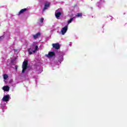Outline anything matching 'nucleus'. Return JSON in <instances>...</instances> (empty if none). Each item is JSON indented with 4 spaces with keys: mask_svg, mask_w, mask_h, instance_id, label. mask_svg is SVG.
Listing matches in <instances>:
<instances>
[{
    "mask_svg": "<svg viewBox=\"0 0 127 127\" xmlns=\"http://www.w3.org/2000/svg\"><path fill=\"white\" fill-rule=\"evenodd\" d=\"M38 49V45H37V43H33L32 46L28 49L29 55L34 54Z\"/></svg>",
    "mask_w": 127,
    "mask_h": 127,
    "instance_id": "nucleus-1",
    "label": "nucleus"
},
{
    "mask_svg": "<svg viewBox=\"0 0 127 127\" xmlns=\"http://www.w3.org/2000/svg\"><path fill=\"white\" fill-rule=\"evenodd\" d=\"M64 55H65V53L63 52H60L58 53L57 59L60 64H61V62H63L64 60V59H63V56H64Z\"/></svg>",
    "mask_w": 127,
    "mask_h": 127,
    "instance_id": "nucleus-2",
    "label": "nucleus"
},
{
    "mask_svg": "<svg viewBox=\"0 0 127 127\" xmlns=\"http://www.w3.org/2000/svg\"><path fill=\"white\" fill-rule=\"evenodd\" d=\"M42 1L45 3V6L43 9V12H44L46 9L49 8V7L50 6V2L47 1L46 0H42Z\"/></svg>",
    "mask_w": 127,
    "mask_h": 127,
    "instance_id": "nucleus-3",
    "label": "nucleus"
},
{
    "mask_svg": "<svg viewBox=\"0 0 127 127\" xmlns=\"http://www.w3.org/2000/svg\"><path fill=\"white\" fill-rule=\"evenodd\" d=\"M27 63H28V62L27 61H24L23 63L22 64V73H24L25 72V70L27 69Z\"/></svg>",
    "mask_w": 127,
    "mask_h": 127,
    "instance_id": "nucleus-4",
    "label": "nucleus"
},
{
    "mask_svg": "<svg viewBox=\"0 0 127 127\" xmlns=\"http://www.w3.org/2000/svg\"><path fill=\"white\" fill-rule=\"evenodd\" d=\"M62 12V9L61 8H59L56 11L55 16L58 19H59V17H60V16L61 15Z\"/></svg>",
    "mask_w": 127,
    "mask_h": 127,
    "instance_id": "nucleus-5",
    "label": "nucleus"
},
{
    "mask_svg": "<svg viewBox=\"0 0 127 127\" xmlns=\"http://www.w3.org/2000/svg\"><path fill=\"white\" fill-rule=\"evenodd\" d=\"M46 57L51 59V58H55V52H50L48 54L46 55Z\"/></svg>",
    "mask_w": 127,
    "mask_h": 127,
    "instance_id": "nucleus-6",
    "label": "nucleus"
},
{
    "mask_svg": "<svg viewBox=\"0 0 127 127\" xmlns=\"http://www.w3.org/2000/svg\"><path fill=\"white\" fill-rule=\"evenodd\" d=\"M67 30H68V25H66L64 27H63L61 30V32L63 35H64L66 32H67Z\"/></svg>",
    "mask_w": 127,
    "mask_h": 127,
    "instance_id": "nucleus-7",
    "label": "nucleus"
},
{
    "mask_svg": "<svg viewBox=\"0 0 127 127\" xmlns=\"http://www.w3.org/2000/svg\"><path fill=\"white\" fill-rule=\"evenodd\" d=\"M9 99H10V96H9V95L7 94L3 96L2 101L3 102H8V101H9Z\"/></svg>",
    "mask_w": 127,
    "mask_h": 127,
    "instance_id": "nucleus-8",
    "label": "nucleus"
},
{
    "mask_svg": "<svg viewBox=\"0 0 127 127\" xmlns=\"http://www.w3.org/2000/svg\"><path fill=\"white\" fill-rule=\"evenodd\" d=\"M105 2V0H101L98 3H97V6L101 8L103 6V3Z\"/></svg>",
    "mask_w": 127,
    "mask_h": 127,
    "instance_id": "nucleus-9",
    "label": "nucleus"
},
{
    "mask_svg": "<svg viewBox=\"0 0 127 127\" xmlns=\"http://www.w3.org/2000/svg\"><path fill=\"white\" fill-rule=\"evenodd\" d=\"M52 45L53 48H55V49L58 50L59 48H60V45H59L58 43L53 44Z\"/></svg>",
    "mask_w": 127,
    "mask_h": 127,
    "instance_id": "nucleus-10",
    "label": "nucleus"
},
{
    "mask_svg": "<svg viewBox=\"0 0 127 127\" xmlns=\"http://www.w3.org/2000/svg\"><path fill=\"white\" fill-rule=\"evenodd\" d=\"M27 8H24L20 10V11L18 12V15H20V14H22L23 12H25V11H27Z\"/></svg>",
    "mask_w": 127,
    "mask_h": 127,
    "instance_id": "nucleus-11",
    "label": "nucleus"
},
{
    "mask_svg": "<svg viewBox=\"0 0 127 127\" xmlns=\"http://www.w3.org/2000/svg\"><path fill=\"white\" fill-rule=\"evenodd\" d=\"M2 89L3 91H5L6 92H8L9 91V86L6 85L2 87Z\"/></svg>",
    "mask_w": 127,
    "mask_h": 127,
    "instance_id": "nucleus-12",
    "label": "nucleus"
},
{
    "mask_svg": "<svg viewBox=\"0 0 127 127\" xmlns=\"http://www.w3.org/2000/svg\"><path fill=\"white\" fill-rule=\"evenodd\" d=\"M75 18H76V17H71L70 19H69L68 21H67V24L66 25H69V24H70V23H71V22H72L73 21V20H74L75 19Z\"/></svg>",
    "mask_w": 127,
    "mask_h": 127,
    "instance_id": "nucleus-13",
    "label": "nucleus"
},
{
    "mask_svg": "<svg viewBox=\"0 0 127 127\" xmlns=\"http://www.w3.org/2000/svg\"><path fill=\"white\" fill-rule=\"evenodd\" d=\"M39 36H40V33H37L35 35H33V37L34 39H37Z\"/></svg>",
    "mask_w": 127,
    "mask_h": 127,
    "instance_id": "nucleus-14",
    "label": "nucleus"
},
{
    "mask_svg": "<svg viewBox=\"0 0 127 127\" xmlns=\"http://www.w3.org/2000/svg\"><path fill=\"white\" fill-rule=\"evenodd\" d=\"M6 105V102H5V101H3L2 102H1L0 104V105L2 109H3V108L5 107Z\"/></svg>",
    "mask_w": 127,
    "mask_h": 127,
    "instance_id": "nucleus-15",
    "label": "nucleus"
},
{
    "mask_svg": "<svg viewBox=\"0 0 127 127\" xmlns=\"http://www.w3.org/2000/svg\"><path fill=\"white\" fill-rule=\"evenodd\" d=\"M43 20H44V18H41L40 20V25H43Z\"/></svg>",
    "mask_w": 127,
    "mask_h": 127,
    "instance_id": "nucleus-16",
    "label": "nucleus"
},
{
    "mask_svg": "<svg viewBox=\"0 0 127 127\" xmlns=\"http://www.w3.org/2000/svg\"><path fill=\"white\" fill-rule=\"evenodd\" d=\"M81 16H82V13H77L74 17L76 18V17H81Z\"/></svg>",
    "mask_w": 127,
    "mask_h": 127,
    "instance_id": "nucleus-17",
    "label": "nucleus"
},
{
    "mask_svg": "<svg viewBox=\"0 0 127 127\" xmlns=\"http://www.w3.org/2000/svg\"><path fill=\"white\" fill-rule=\"evenodd\" d=\"M8 76H7V74H4V75H3V79H4V80H6V79H7V78H8Z\"/></svg>",
    "mask_w": 127,
    "mask_h": 127,
    "instance_id": "nucleus-18",
    "label": "nucleus"
},
{
    "mask_svg": "<svg viewBox=\"0 0 127 127\" xmlns=\"http://www.w3.org/2000/svg\"><path fill=\"white\" fill-rule=\"evenodd\" d=\"M42 71H43V70H42V68H40L38 70V74H40V73H41L42 72Z\"/></svg>",
    "mask_w": 127,
    "mask_h": 127,
    "instance_id": "nucleus-19",
    "label": "nucleus"
},
{
    "mask_svg": "<svg viewBox=\"0 0 127 127\" xmlns=\"http://www.w3.org/2000/svg\"><path fill=\"white\" fill-rule=\"evenodd\" d=\"M3 37H4V36H2L0 37V41H1V40H2V39H3Z\"/></svg>",
    "mask_w": 127,
    "mask_h": 127,
    "instance_id": "nucleus-20",
    "label": "nucleus"
},
{
    "mask_svg": "<svg viewBox=\"0 0 127 127\" xmlns=\"http://www.w3.org/2000/svg\"><path fill=\"white\" fill-rule=\"evenodd\" d=\"M15 68L16 70H17V65H15Z\"/></svg>",
    "mask_w": 127,
    "mask_h": 127,
    "instance_id": "nucleus-21",
    "label": "nucleus"
},
{
    "mask_svg": "<svg viewBox=\"0 0 127 127\" xmlns=\"http://www.w3.org/2000/svg\"><path fill=\"white\" fill-rule=\"evenodd\" d=\"M25 45H28V43L26 42V43L25 44Z\"/></svg>",
    "mask_w": 127,
    "mask_h": 127,
    "instance_id": "nucleus-22",
    "label": "nucleus"
},
{
    "mask_svg": "<svg viewBox=\"0 0 127 127\" xmlns=\"http://www.w3.org/2000/svg\"><path fill=\"white\" fill-rule=\"evenodd\" d=\"M13 50H14V51L15 52H16V51H17V50H16L15 49H13Z\"/></svg>",
    "mask_w": 127,
    "mask_h": 127,
    "instance_id": "nucleus-23",
    "label": "nucleus"
}]
</instances>
